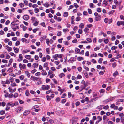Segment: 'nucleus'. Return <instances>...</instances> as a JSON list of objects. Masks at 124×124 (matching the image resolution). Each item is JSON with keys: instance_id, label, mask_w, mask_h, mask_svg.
<instances>
[{"instance_id": "obj_51", "label": "nucleus", "mask_w": 124, "mask_h": 124, "mask_svg": "<svg viewBox=\"0 0 124 124\" xmlns=\"http://www.w3.org/2000/svg\"><path fill=\"white\" fill-rule=\"evenodd\" d=\"M34 65H35L34 66V68H37L38 67V63H34Z\"/></svg>"}, {"instance_id": "obj_55", "label": "nucleus", "mask_w": 124, "mask_h": 124, "mask_svg": "<svg viewBox=\"0 0 124 124\" xmlns=\"http://www.w3.org/2000/svg\"><path fill=\"white\" fill-rule=\"evenodd\" d=\"M11 85L12 87L16 86V84L15 82H14L12 84H11Z\"/></svg>"}, {"instance_id": "obj_5", "label": "nucleus", "mask_w": 124, "mask_h": 124, "mask_svg": "<svg viewBox=\"0 0 124 124\" xmlns=\"http://www.w3.org/2000/svg\"><path fill=\"white\" fill-rule=\"evenodd\" d=\"M101 19V16L100 14H99L98 16H96L95 18V20L97 21L100 20Z\"/></svg>"}, {"instance_id": "obj_29", "label": "nucleus", "mask_w": 124, "mask_h": 124, "mask_svg": "<svg viewBox=\"0 0 124 124\" xmlns=\"http://www.w3.org/2000/svg\"><path fill=\"white\" fill-rule=\"evenodd\" d=\"M81 19V18L79 16L77 17L76 19V21H79Z\"/></svg>"}, {"instance_id": "obj_23", "label": "nucleus", "mask_w": 124, "mask_h": 124, "mask_svg": "<svg viewBox=\"0 0 124 124\" xmlns=\"http://www.w3.org/2000/svg\"><path fill=\"white\" fill-rule=\"evenodd\" d=\"M79 27L81 28V29H82L84 27V25L83 23H81L79 26Z\"/></svg>"}, {"instance_id": "obj_16", "label": "nucleus", "mask_w": 124, "mask_h": 124, "mask_svg": "<svg viewBox=\"0 0 124 124\" xmlns=\"http://www.w3.org/2000/svg\"><path fill=\"white\" fill-rule=\"evenodd\" d=\"M80 50L78 48H76L75 50V52L76 54H78L80 52Z\"/></svg>"}, {"instance_id": "obj_59", "label": "nucleus", "mask_w": 124, "mask_h": 124, "mask_svg": "<svg viewBox=\"0 0 124 124\" xmlns=\"http://www.w3.org/2000/svg\"><path fill=\"white\" fill-rule=\"evenodd\" d=\"M114 11H115L114 10H113L111 11H110L108 12V14L109 15L110 14H112L114 12Z\"/></svg>"}, {"instance_id": "obj_35", "label": "nucleus", "mask_w": 124, "mask_h": 124, "mask_svg": "<svg viewBox=\"0 0 124 124\" xmlns=\"http://www.w3.org/2000/svg\"><path fill=\"white\" fill-rule=\"evenodd\" d=\"M77 59L78 61H81L82 60H83L84 58L82 57H79L77 58Z\"/></svg>"}, {"instance_id": "obj_43", "label": "nucleus", "mask_w": 124, "mask_h": 124, "mask_svg": "<svg viewBox=\"0 0 124 124\" xmlns=\"http://www.w3.org/2000/svg\"><path fill=\"white\" fill-rule=\"evenodd\" d=\"M55 101L56 102H58L60 101V98L59 97H57L55 100Z\"/></svg>"}, {"instance_id": "obj_52", "label": "nucleus", "mask_w": 124, "mask_h": 124, "mask_svg": "<svg viewBox=\"0 0 124 124\" xmlns=\"http://www.w3.org/2000/svg\"><path fill=\"white\" fill-rule=\"evenodd\" d=\"M80 87L81 88V89L80 91H81L83 89H85V88L84 87V85H81L80 86Z\"/></svg>"}, {"instance_id": "obj_2", "label": "nucleus", "mask_w": 124, "mask_h": 124, "mask_svg": "<svg viewBox=\"0 0 124 124\" xmlns=\"http://www.w3.org/2000/svg\"><path fill=\"white\" fill-rule=\"evenodd\" d=\"M41 88L43 90H47L50 88V86L48 85L45 86V85H43L42 86Z\"/></svg>"}, {"instance_id": "obj_9", "label": "nucleus", "mask_w": 124, "mask_h": 124, "mask_svg": "<svg viewBox=\"0 0 124 124\" xmlns=\"http://www.w3.org/2000/svg\"><path fill=\"white\" fill-rule=\"evenodd\" d=\"M13 49L14 50V52L16 53H18L19 51V50L18 48H17L16 47L14 46L13 48Z\"/></svg>"}, {"instance_id": "obj_8", "label": "nucleus", "mask_w": 124, "mask_h": 124, "mask_svg": "<svg viewBox=\"0 0 124 124\" xmlns=\"http://www.w3.org/2000/svg\"><path fill=\"white\" fill-rule=\"evenodd\" d=\"M23 19L25 20H28L29 18V16L28 15H25L23 17Z\"/></svg>"}, {"instance_id": "obj_45", "label": "nucleus", "mask_w": 124, "mask_h": 124, "mask_svg": "<svg viewBox=\"0 0 124 124\" xmlns=\"http://www.w3.org/2000/svg\"><path fill=\"white\" fill-rule=\"evenodd\" d=\"M66 101V100L65 99H62L61 101V102L62 103H65Z\"/></svg>"}, {"instance_id": "obj_6", "label": "nucleus", "mask_w": 124, "mask_h": 124, "mask_svg": "<svg viewBox=\"0 0 124 124\" xmlns=\"http://www.w3.org/2000/svg\"><path fill=\"white\" fill-rule=\"evenodd\" d=\"M117 24L118 26H119L120 25L123 26L124 25V22L118 21L117 23Z\"/></svg>"}, {"instance_id": "obj_31", "label": "nucleus", "mask_w": 124, "mask_h": 124, "mask_svg": "<svg viewBox=\"0 0 124 124\" xmlns=\"http://www.w3.org/2000/svg\"><path fill=\"white\" fill-rule=\"evenodd\" d=\"M103 60L102 58H100L98 61V62L99 63H101L102 62V60Z\"/></svg>"}, {"instance_id": "obj_38", "label": "nucleus", "mask_w": 124, "mask_h": 124, "mask_svg": "<svg viewBox=\"0 0 124 124\" xmlns=\"http://www.w3.org/2000/svg\"><path fill=\"white\" fill-rule=\"evenodd\" d=\"M109 107V106L108 105H107L106 106H105L103 107V108L106 110H107L108 108Z\"/></svg>"}, {"instance_id": "obj_64", "label": "nucleus", "mask_w": 124, "mask_h": 124, "mask_svg": "<svg viewBox=\"0 0 124 124\" xmlns=\"http://www.w3.org/2000/svg\"><path fill=\"white\" fill-rule=\"evenodd\" d=\"M18 96V94L17 93H15L14 95L13 96L14 98H16Z\"/></svg>"}, {"instance_id": "obj_3", "label": "nucleus", "mask_w": 124, "mask_h": 124, "mask_svg": "<svg viewBox=\"0 0 124 124\" xmlns=\"http://www.w3.org/2000/svg\"><path fill=\"white\" fill-rule=\"evenodd\" d=\"M30 79L32 80H34L36 81L38 80L39 79H41V78H37L33 76H31Z\"/></svg>"}, {"instance_id": "obj_57", "label": "nucleus", "mask_w": 124, "mask_h": 124, "mask_svg": "<svg viewBox=\"0 0 124 124\" xmlns=\"http://www.w3.org/2000/svg\"><path fill=\"white\" fill-rule=\"evenodd\" d=\"M30 93L33 94L36 93V92L32 90H30Z\"/></svg>"}, {"instance_id": "obj_44", "label": "nucleus", "mask_w": 124, "mask_h": 124, "mask_svg": "<svg viewBox=\"0 0 124 124\" xmlns=\"http://www.w3.org/2000/svg\"><path fill=\"white\" fill-rule=\"evenodd\" d=\"M123 101H124V99H118L117 101V102H121Z\"/></svg>"}, {"instance_id": "obj_12", "label": "nucleus", "mask_w": 124, "mask_h": 124, "mask_svg": "<svg viewBox=\"0 0 124 124\" xmlns=\"http://www.w3.org/2000/svg\"><path fill=\"white\" fill-rule=\"evenodd\" d=\"M13 60V59L12 58H11L10 59L9 61V63L8 65V66H9L11 65V63L12 62Z\"/></svg>"}, {"instance_id": "obj_4", "label": "nucleus", "mask_w": 124, "mask_h": 124, "mask_svg": "<svg viewBox=\"0 0 124 124\" xmlns=\"http://www.w3.org/2000/svg\"><path fill=\"white\" fill-rule=\"evenodd\" d=\"M19 67L21 70V69H23L25 68L26 67V65L25 64H23L22 65L21 63H20L19 64Z\"/></svg>"}, {"instance_id": "obj_26", "label": "nucleus", "mask_w": 124, "mask_h": 124, "mask_svg": "<svg viewBox=\"0 0 124 124\" xmlns=\"http://www.w3.org/2000/svg\"><path fill=\"white\" fill-rule=\"evenodd\" d=\"M65 76V74L63 73H62L60 74L59 75V77L60 78H62V77Z\"/></svg>"}, {"instance_id": "obj_46", "label": "nucleus", "mask_w": 124, "mask_h": 124, "mask_svg": "<svg viewBox=\"0 0 124 124\" xmlns=\"http://www.w3.org/2000/svg\"><path fill=\"white\" fill-rule=\"evenodd\" d=\"M83 67L85 69H86L87 71H89V69L87 67H86L84 65L83 66Z\"/></svg>"}, {"instance_id": "obj_42", "label": "nucleus", "mask_w": 124, "mask_h": 124, "mask_svg": "<svg viewBox=\"0 0 124 124\" xmlns=\"http://www.w3.org/2000/svg\"><path fill=\"white\" fill-rule=\"evenodd\" d=\"M17 38L16 37H13L12 39V40L13 41H16L17 40Z\"/></svg>"}, {"instance_id": "obj_20", "label": "nucleus", "mask_w": 124, "mask_h": 124, "mask_svg": "<svg viewBox=\"0 0 124 124\" xmlns=\"http://www.w3.org/2000/svg\"><path fill=\"white\" fill-rule=\"evenodd\" d=\"M42 74L43 75H46L47 74V73L45 71L42 70Z\"/></svg>"}, {"instance_id": "obj_14", "label": "nucleus", "mask_w": 124, "mask_h": 124, "mask_svg": "<svg viewBox=\"0 0 124 124\" xmlns=\"http://www.w3.org/2000/svg\"><path fill=\"white\" fill-rule=\"evenodd\" d=\"M68 15V14L67 12H64L63 14V16L65 17H67Z\"/></svg>"}, {"instance_id": "obj_34", "label": "nucleus", "mask_w": 124, "mask_h": 124, "mask_svg": "<svg viewBox=\"0 0 124 124\" xmlns=\"http://www.w3.org/2000/svg\"><path fill=\"white\" fill-rule=\"evenodd\" d=\"M25 58L27 59H29L31 58L30 55H26L25 56Z\"/></svg>"}, {"instance_id": "obj_60", "label": "nucleus", "mask_w": 124, "mask_h": 124, "mask_svg": "<svg viewBox=\"0 0 124 124\" xmlns=\"http://www.w3.org/2000/svg\"><path fill=\"white\" fill-rule=\"evenodd\" d=\"M39 11L38 8H35L34 9V11L35 13H38Z\"/></svg>"}, {"instance_id": "obj_62", "label": "nucleus", "mask_w": 124, "mask_h": 124, "mask_svg": "<svg viewBox=\"0 0 124 124\" xmlns=\"http://www.w3.org/2000/svg\"><path fill=\"white\" fill-rule=\"evenodd\" d=\"M12 50V48L11 47H8V48L7 50L8 52H10Z\"/></svg>"}, {"instance_id": "obj_22", "label": "nucleus", "mask_w": 124, "mask_h": 124, "mask_svg": "<svg viewBox=\"0 0 124 124\" xmlns=\"http://www.w3.org/2000/svg\"><path fill=\"white\" fill-rule=\"evenodd\" d=\"M29 91L28 90H27L25 92V95L27 96H28L29 95Z\"/></svg>"}, {"instance_id": "obj_32", "label": "nucleus", "mask_w": 124, "mask_h": 124, "mask_svg": "<svg viewBox=\"0 0 124 124\" xmlns=\"http://www.w3.org/2000/svg\"><path fill=\"white\" fill-rule=\"evenodd\" d=\"M39 29L38 28H36L34 29L33 30V31L34 33H35L36 31Z\"/></svg>"}, {"instance_id": "obj_41", "label": "nucleus", "mask_w": 124, "mask_h": 124, "mask_svg": "<svg viewBox=\"0 0 124 124\" xmlns=\"http://www.w3.org/2000/svg\"><path fill=\"white\" fill-rule=\"evenodd\" d=\"M89 30V29H88V28H87V27L85 28L84 30V31L85 33H86L87 32V31Z\"/></svg>"}, {"instance_id": "obj_1", "label": "nucleus", "mask_w": 124, "mask_h": 124, "mask_svg": "<svg viewBox=\"0 0 124 124\" xmlns=\"http://www.w3.org/2000/svg\"><path fill=\"white\" fill-rule=\"evenodd\" d=\"M23 110V108L20 107H18L16 108L15 111L17 113H20Z\"/></svg>"}, {"instance_id": "obj_28", "label": "nucleus", "mask_w": 124, "mask_h": 124, "mask_svg": "<svg viewBox=\"0 0 124 124\" xmlns=\"http://www.w3.org/2000/svg\"><path fill=\"white\" fill-rule=\"evenodd\" d=\"M47 119V120L48 121L49 120V122L51 123H54V121L52 119H50L49 120L48 119Z\"/></svg>"}, {"instance_id": "obj_36", "label": "nucleus", "mask_w": 124, "mask_h": 124, "mask_svg": "<svg viewBox=\"0 0 124 124\" xmlns=\"http://www.w3.org/2000/svg\"><path fill=\"white\" fill-rule=\"evenodd\" d=\"M72 96V94L70 92H69L68 93V97L70 98Z\"/></svg>"}, {"instance_id": "obj_39", "label": "nucleus", "mask_w": 124, "mask_h": 124, "mask_svg": "<svg viewBox=\"0 0 124 124\" xmlns=\"http://www.w3.org/2000/svg\"><path fill=\"white\" fill-rule=\"evenodd\" d=\"M15 22H14L13 21L11 23V26L12 28H13L15 26Z\"/></svg>"}, {"instance_id": "obj_63", "label": "nucleus", "mask_w": 124, "mask_h": 124, "mask_svg": "<svg viewBox=\"0 0 124 124\" xmlns=\"http://www.w3.org/2000/svg\"><path fill=\"white\" fill-rule=\"evenodd\" d=\"M46 57H44L42 59L41 61L43 62H45L46 61Z\"/></svg>"}, {"instance_id": "obj_49", "label": "nucleus", "mask_w": 124, "mask_h": 124, "mask_svg": "<svg viewBox=\"0 0 124 124\" xmlns=\"http://www.w3.org/2000/svg\"><path fill=\"white\" fill-rule=\"evenodd\" d=\"M40 25L43 27H45L46 26L45 23L44 22H42L41 23Z\"/></svg>"}, {"instance_id": "obj_40", "label": "nucleus", "mask_w": 124, "mask_h": 124, "mask_svg": "<svg viewBox=\"0 0 124 124\" xmlns=\"http://www.w3.org/2000/svg\"><path fill=\"white\" fill-rule=\"evenodd\" d=\"M120 120L122 123L124 124V118L121 117L120 118Z\"/></svg>"}, {"instance_id": "obj_7", "label": "nucleus", "mask_w": 124, "mask_h": 124, "mask_svg": "<svg viewBox=\"0 0 124 124\" xmlns=\"http://www.w3.org/2000/svg\"><path fill=\"white\" fill-rule=\"evenodd\" d=\"M30 113V111L28 110H26L24 112L23 115L24 116H26L29 114Z\"/></svg>"}, {"instance_id": "obj_27", "label": "nucleus", "mask_w": 124, "mask_h": 124, "mask_svg": "<svg viewBox=\"0 0 124 124\" xmlns=\"http://www.w3.org/2000/svg\"><path fill=\"white\" fill-rule=\"evenodd\" d=\"M48 65V62H47L45 63L44 64L43 67H47Z\"/></svg>"}, {"instance_id": "obj_11", "label": "nucleus", "mask_w": 124, "mask_h": 124, "mask_svg": "<svg viewBox=\"0 0 124 124\" xmlns=\"http://www.w3.org/2000/svg\"><path fill=\"white\" fill-rule=\"evenodd\" d=\"M38 22L37 20L34 21V22H32L33 23V25L35 26H36L38 25Z\"/></svg>"}, {"instance_id": "obj_25", "label": "nucleus", "mask_w": 124, "mask_h": 124, "mask_svg": "<svg viewBox=\"0 0 124 124\" xmlns=\"http://www.w3.org/2000/svg\"><path fill=\"white\" fill-rule=\"evenodd\" d=\"M117 47L115 46H113L112 47L111 49L112 50H114L115 49H117Z\"/></svg>"}, {"instance_id": "obj_54", "label": "nucleus", "mask_w": 124, "mask_h": 124, "mask_svg": "<svg viewBox=\"0 0 124 124\" xmlns=\"http://www.w3.org/2000/svg\"><path fill=\"white\" fill-rule=\"evenodd\" d=\"M63 39L62 38H61L60 39H59L58 40V41L60 43H61L62 42V40Z\"/></svg>"}, {"instance_id": "obj_21", "label": "nucleus", "mask_w": 124, "mask_h": 124, "mask_svg": "<svg viewBox=\"0 0 124 124\" xmlns=\"http://www.w3.org/2000/svg\"><path fill=\"white\" fill-rule=\"evenodd\" d=\"M111 100L109 99V100H108L107 99L106 100H105L103 101V102H105L106 103H108V102H109L110 101H111Z\"/></svg>"}, {"instance_id": "obj_48", "label": "nucleus", "mask_w": 124, "mask_h": 124, "mask_svg": "<svg viewBox=\"0 0 124 124\" xmlns=\"http://www.w3.org/2000/svg\"><path fill=\"white\" fill-rule=\"evenodd\" d=\"M20 42L19 41H17L15 44V45L16 46H18L20 45Z\"/></svg>"}, {"instance_id": "obj_47", "label": "nucleus", "mask_w": 124, "mask_h": 124, "mask_svg": "<svg viewBox=\"0 0 124 124\" xmlns=\"http://www.w3.org/2000/svg\"><path fill=\"white\" fill-rule=\"evenodd\" d=\"M31 20H32V22H34V21L37 20V19L35 17H32Z\"/></svg>"}, {"instance_id": "obj_33", "label": "nucleus", "mask_w": 124, "mask_h": 124, "mask_svg": "<svg viewBox=\"0 0 124 124\" xmlns=\"http://www.w3.org/2000/svg\"><path fill=\"white\" fill-rule=\"evenodd\" d=\"M109 40L108 39H105L104 40V42L106 43L107 44L109 42Z\"/></svg>"}, {"instance_id": "obj_37", "label": "nucleus", "mask_w": 124, "mask_h": 124, "mask_svg": "<svg viewBox=\"0 0 124 124\" xmlns=\"http://www.w3.org/2000/svg\"><path fill=\"white\" fill-rule=\"evenodd\" d=\"M89 42L91 43L92 42V40L90 38H88L86 39Z\"/></svg>"}, {"instance_id": "obj_10", "label": "nucleus", "mask_w": 124, "mask_h": 124, "mask_svg": "<svg viewBox=\"0 0 124 124\" xmlns=\"http://www.w3.org/2000/svg\"><path fill=\"white\" fill-rule=\"evenodd\" d=\"M83 72L85 76V77L87 78H88V73L85 70H84L83 71Z\"/></svg>"}, {"instance_id": "obj_30", "label": "nucleus", "mask_w": 124, "mask_h": 124, "mask_svg": "<svg viewBox=\"0 0 124 124\" xmlns=\"http://www.w3.org/2000/svg\"><path fill=\"white\" fill-rule=\"evenodd\" d=\"M97 118L99 120H98L99 121H100L102 120V118L100 116H98L97 117Z\"/></svg>"}, {"instance_id": "obj_13", "label": "nucleus", "mask_w": 124, "mask_h": 124, "mask_svg": "<svg viewBox=\"0 0 124 124\" xmlns=\"http://www.w3.org/2000/svg\"><path fill=\"white\" fill-rule=\"evenodd\" d=\"M25 74L26 75L28 78L30 77V74L29 73L28 71H26L25 72Z\"/></svg>"}, {"instance_id": "obj_50", "label": "nucleus", "mask_w": 124, "mask_h": 124, "mask_svg": "<svg viewBox=\"0 0 124 124\" xmlns=\"http://www.w3.org/2000/svg\"><path fill=\"white\" fill-rule=\"evenodd\" d=\"M46 42L48 45H49V39H46Z\"/></svg>"}, {"instance_id": "obj_53", "label": "nucleus", "mask_w": 124, "mask_h": 124, "mask_svg": "<svg viewBox=\"0 0 124 124\" xmlns=\"http://www.w3.org/2000/svg\"><path fill=\"white\" fill-rule=\"evenodd\" d=\"M21 40L23 42H25L26 41V39L25 38H22V39Z\"/></svg>"}, {"instance_id": "obj_15", "label": "nucleus", "mask_w": 124, "mask_h": 124, "mask_svg": "<svg viewBox=\"0 0 124 124\" xmlns=\"http://www.w3.org/2000/svg\"><path fill=\"white\" fill-rule=\"evenodd\" d=\"M58 56V54H55L54 55H53V58H54L55 60H57V56Z\"/></svg>"}, {"instance_id": "obj_56", "label": "nucleus", "mask_w": 124, "mask_h": 124, "mask_svg": "<svg viewBox=\"0 0 124 124\" xmlns=\"http://www.w3.org/2000/svg\"><path fill=\"white\" fill-rule=\"evenodd\" d=\"M69 30L67 28L63 29V31L65 32H66L67 31H69Z\"/></svg>"}, {"instance_id": "obj_17", "label": "nucleus", "mask_w": 124, "mask_h": 124, "mask_svg": "<svg viewBox=\"0 0 124 124\" xmlns=\"http://www.w3.org/2000/svg\"><path fill=\"white\" fill-rule=\"evenodd\" d=\"M90 84V83L88 82H86L85 84H83L84 87L85 88L86 87L88 86Z\"/></svg>"}, {"instance_id": "obj_61", "label": "nucleus", "mask_w": 124, "mask_h": 124, "mask_svg": "<svg viewBox=\"0 0 124 124\" xmlns=\"http://www.w3.org/2000/svg\"><path fill=\"white\" fill-rule=\"evenodd\" d=\"M78 32L80 34H82V30L81 29H79L78 31Z\"/></svg>"}, {"instance_id": "obj_58", "label": "nucleus", "mask_w": 124, "mask_h": 124, "mask_svg": "<svg viewBox=\"0 0 124 124\" xmlns=\"http://www.w3.org/2000/svg\"><path fill=\"white\" fill-rule=\"evenodd\" d=\"M52 80L54 82L55 84H57V82L56 80L54 78L52 79Z\"/></svg>"}, {"instance_id": "obj_18", "label": "nucleus", "mask_w": 124, "mask_h": 124, "mask_svg": "<svg viewBox=\"0 0 124 124\" xmlns=\"http://www.w3.org/2000/svg\"><path fill=\"white\" fill-rule=\"evenodd\" d=\"M14 120L13 119H11L8 122V124H14V123H13V121Z\"/></svg>"}, {"instance_id": "obj_24", "label": "nucleus", "mask_w": 124, "mask_h": 124, "mask_svg": "<svg viewBox=\"0 0 124 124\" xmlns=\"http://www.w3.org/2000/svg\"><path fill=\"white\" fill-rule=\"evenodd\" d=\"M24 78V76L23 75H21L19 77V78L21 80H23Z\"/></svg>"}, {"instance_id": "obj_19", "label": "nucleus", "mask_w": 124, "mask_h": 124, "mask_svg": "<svg viewBox=\"0 0 124 124\" xmlns=\"http://www.w3.org/2000/svg\"><path fill=\"white\" fill-rule=\"evenodd\" d=\"M119 74L117 71H116L113 74V76H116L118 75Z\"/></svg>"}]
</instances>
